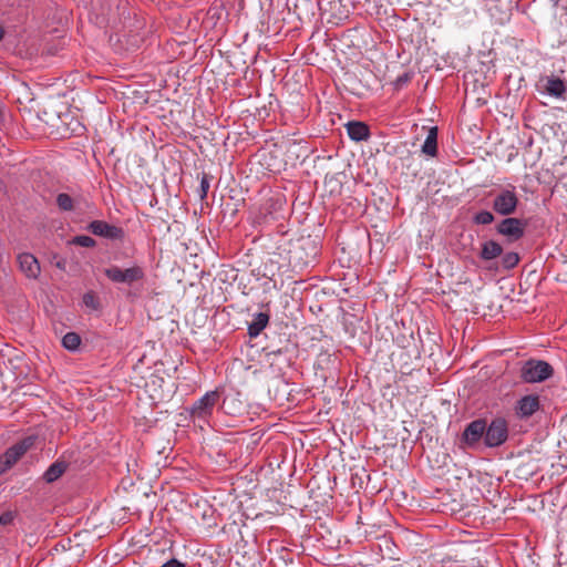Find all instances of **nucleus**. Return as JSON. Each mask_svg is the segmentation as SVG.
I'll return each instance as SVG.
<instances>
[{"mask_svg": "<svg viewBox=\"0 0 567 567\" xmlns=\"http://www.w3.org/2000/svg\"><path fill=\"white\" fill-rule=\"evenodd\" d=\"M554 7H557L560 0H550Z\"/></svg>", "mask_w": 567, "mask_h": 567, "instance_id": "29", "label": "nucleus"}, {"mask_svg": "<svg viewBox=\"0 0 567 567\" xmlns=\"http://www.w3.org/2000/svg\"><path fill=\"white\" fill-rule=\"evenodd\" d=\"M422 152L429 156H435L437 153V128L432 127L422 146Z\"/></svg>", "mask_w": 567, "mask_h": 567, "instance_id": "17", "label": "nucleus"}, {"mask_svg": "<svg viewBox=\"0 0 567 567\" xmlns=\"http://www.w3.org/2000/svg\"><path fill=\"white\" fill-rule=\"evenodd\" d=\"M20 269L29 278H37L40 274V265L38 259L28 252L18 256Z\"/></svg>", "mask_w": 567, "mask_h": 567, "instance_id": "12", "label": "nucleus"}, {"mask_svg": "<svg viewBox=\"0 0 567 567\" xmlns=\"http://www.w3.org/2000/svg\"><path fill=\"white\" fill-rule=\"evenodd\" d=\"M56 205L63 212H71L74 208V200L69 194L60 193L56 196Z\"/></svg>", "mask_w": 567, "mask_h": 567, "instance_id": "19", "label": "nucleus"}, {"mask_svg": "<svg viewBox=\"0 0 567 567\" xmlns=\"http://www.w3.org/2000/svg\"><path fill=\"white\" fill-rule=\"evenodd\" d=\"M271 353H274V354H280V353H281V349H278L277 351H272Z\"/></svg>", "mask_w": 567, "mask_h": 567, "instance_id": "30", "label": "nucleus"}, {"mask_svg": "<svg viewBox=\"0 0 567 567\" xmlns=\"http://www.w3.org/2000/svg\"><path fill=\"white\" fill-rule=\"evenodd\" d=\"M486 432V421L477 419L468 423L461 436L462 449H476L481 441H484Z\"/></svg>", "mask_w": 567, "mask_h": 567, "instance_id": "5", "label": "nucleus"}, {"mask_svg": "<svg viewBox=\"0 0 567 567\" xmlns=\"http://www.w3.org/2000/svg\"><path fill=\"white\" fill-rule=\"evenodd\" d=\"M269 316L265 312H258L254 316L252 321L248 324V334L256 338L267 327Z\"/></svg>", "mask_w": 567, "mask_h": 567, "instance_id": "16", "label": "nucleus"}, {"mask_svg": "<svg viewBox=\"0 0 567 567\" xmlns=\"http://www.w3.org/2000/svg\"><path fill=\"white\" fill-rule=\"evenodd\" d=\"M3 35H4V31H3L2 27L0 25V40L3 39Z\"/></svg>", "mask_w": 567, "mask_h": 567, "instance_id": "28", "label": "nucleus"}, {"mask_svg": "<svg viewBox=\"0 0 567 567\" xmlns=\"http://www.w3.org/2000/svg\"><path fill=\"white\" fill-rule=\"evenodd\" d=\"M81 343V338L78 333L75 332H68L63 338H62V346L70 350V351H74L79 348Z\"/></svg>", "mask_w": 567, "mask_h": 567, "instance_id": "18", "label": "nucleus"}, {"mask_svg": "<svg viewBox=\"0 0 567 567\" xmlns=\"http://www.w3.org/2000/svg\"><path fill=\"white\" fill-rule=\"evenodd\" d=\"M508 439V423L504 417H495L486 423L484 444L487 447H498Z\"/></svg>", "mask_w": 567, "mask_h": 567, "instance_id": "4", "label": "nucleus"}, {"mask_svg": "<svg viewBox=\"0 0 567 567\" xmlns=\"http://www.w3.org/2000/svg\"><path fill=\"white\" fill-rule=\"evenodd\" d=\"M83 302L89 308L97 309L99 302L92 292H87L83 296Z\"/></svg>", "mask_w": 567, "mask_h": 567, "instance_id": "25", "label": "nucleus"}, {"mask_svg": "<svg viewBox=\"0 0 567 567\" xmlns=\"http://www.w3.org/2000/svg\"><path fill=\"white\" fill-rule=\"evenodd\" d=\"M411 74L409 72H404L403 74L399 75L394 81V87L395 90L402 89L406 83L411 81Z\"/></svg>", "mask_w": 567, "mask_h": 567, "instance_id": "24", "label": "nucleus"}, {"mask_svg": "<svg viewBox=\"0 0 567 567\" xmlns=\"http://www.w3.org/2000/svg\"><path fill=\"white\" fill-rule=\"evenodd\" d=\"M89 230L95 236H100L106 239H123L124 230L121 227L111 225L103 220H93L89 225Z\"/></svg>", "mask_w": 567, "mask_h": 567, "instance_id": "10", "label": "nucleus"}, {"mask_svg": "<svg viewBox=\"0 0 567 567\" xmlns=\"http://www.w3.org/2000/svg\"><path fill=\"white\" fill-rule=\"evenodd\" d=\"M347 133L352 141L361 142L365 141L370 136L369 126L359 121H351L347 125Z\"/></svg>", "mask_w": 567, "mask_h": 567, "instance_id": "13", "label": "nucleus"}, {"mask_svg": "<svg viewBox=\"0 0 567 567\" xmlns=\"http://www.w3.org/2000/svg\"><path fill=\"white\" fill-rule=\"evenodd\" d=\"M161 567H184V564L181 563L179 560L173 558V559H169L168 561H166L165 564H163Z\"/></svg>", "mask_w": 567, "mask_h": 567, "instance_id": "27", "label": "nucleus"}, {"mask_svg": "<svg viewBox=\"0 0 567 567\" xmlns=\"http://www.w3.org/2000/svg\"><path fill=\"white\" fill-rule=\"evenodd\" d=\"M68 462L63 460H58L54 463H52L48 470L43 474V480L47 483H53L56 480H59L68 470Z\"/></svg>", "mask_w": 567, "mask_h": 567, "instance_id": "14", "label": "nucleus"}, {"mask_svg": "<svg viewBox=\"0 0 567 567\" xmlns=\"http://www.w3.org/2000/svg\"><path fill=\"white\" fill-rule=\"evenodd\" d=\"M13 514L11 512H6L0 515V525L7 526L13 522Z\"/></svg>", "mask_w": 567, "mask_h": 567, "instance_id": "26", "label": "nucleus"}, {"mask_svg": "<svg viewBox=\"0 0 567 567\" xmlns=\"http://www.w3.org/2000/svg\"><path fill=\"white\" fill-rule=\"evenodd\" d=\"M209 177L207 174H203L200 179V186H199V197L202 200H204L207 197V193L209 190Z\"/></svg>", "mask_w": 567, "mask_h": 567, "instance_id": "23", "label": "nucleus"}, {"mask_svg": "<svg viewBox=\"0 0 567 567\" xmlns=\"http://www.w3.org/2000/svg\"><path fill=\"white\" fill-rule=\"evenodd\" d=\"M539 398L534 394L525 395L517 401L516 415L519 419H527L539 410Z\"/></svg>", "mask_w": 567, "mask_h": 567, "instance_id": "11", "label": "nucleus"}, {"mask_svg": "<svg viewBox=\"0 0 567 567\" xmlns=\"http://www.w3.org/2000/svg\"><path fill=\"white\" fill-rule=\"evenodd\" d=\"M525 225L522 219L508 217L497 225L496 230L499 235L505 236L508 241H516L524 236Z\"/></svg>", "mask_w": 567, "mask_h": 567, "instance_id": "8", "label": "nucleus"}, {"mask_svg": "<svg viewBox=\"0 0 567 567\" xmlns=\"http://www.w3.org/2000/svg\"><path fill=\"white\" fill-rule=\"evenodd\" d=\"M539 83L543 87V91L548 95L561 100L566 99L567 82L553 74L545 75L540 78Z\"/></svg>", "mask_w": 567, "mask_h": 567, "instance_id": "9", "label": "nucleus"}, {"mask_svg": "<svg viewBox=\"0 0 567 567\" xmlns=\"http://www.w3.org/2000/svg\"><path fill=\"white\" fill-rule=\"evenodd\" d=\"M473 221L476 225H489L494 221V215L488 210H481L474 215Z\"/></svg>", "mask_w": 567, "mask_h": 567, "instance_id": "20", "label": "nucleus"}, {"mask_svg": "<svg viewBox=\"0 0 567 567\" xmlns=\"http://www.w3.org/2000/svg\"><path fill=\"white\" fill-rule=\"evenodd\" d=\"M502 254L503 247L501 246V244L491 239L482 244L480 257L485 261H489L502 256Z\"/></svg>", "mask_w": 567, "mask_h": 567, "instance_id": "15", "label": "nucleus"}, {"mask_svg": "<svg viewBox=\"0 0 567 567\" xmlns=\"http://www.w3.org/2000/svg\"><path fill=\"white\" fill-rule=\"evenodd\" d=\"M519 262V256L517 252L509 251L503 255L502 265L505 269H513Z\"/></svg>", "mask_w": 567, "mask_h": 567, "instance_id": "21", "label": "nucleus"}, {"mask_svg": "<svg viewBox=\"0 0 567 567\" xmlns=\"http://www.w3.org/2000/svg\"><path fill=\"white\" fill-rule=\"evenodd\" d=\"M553 373V367L546 361L530 359L523 364L520 379L526 383H538L549 379Z\"/></svg>", "mask_w": 567, "mask_h": 567, "instance_id": "2", "label": "nucleus"}, {"mask_svg": "<svg viewBox=\"0 0 567 567\" xmlns=\"http://www.w3.org/2000/svg\"><path fill=\"white\" fill-rule=\"evenodd\" d=\"M31 445L32 442L28 439L9 447L0 456V475L10 470L24 455Z\"/></svg>", "mask_w": 567, "mask_h": 567, "instance_id": "7", "label": "nucleus"}, {"mask_svg": "<svg viewBox=\"0 0 567 567\" xmlns=\"http://www.w3.org/2000/svg\"><path fill=\"white\" fill-rule=\"evenodd\" d=\"M106 278L113 284H124L132 286L136 282L144 280L145 271L143 267L137 264L128 268L122 269L118 266L111 265L103 270Z\"/></svg>", "mask_w": 567, "mask_h": 567, "instance_id": "1", "label": "nucleus"}, {"mask_svg": "<svg viewBox=\"0 0 567 567\" xmlns=\"http://www.w3.org/2000/svg\"><path fill=\"white\" fill-rule=\"evenodd\" d=\"M518 204L519 199L515 187L507 186L495 195L492 208L498 215L511 216L516 212Z\"/></svg>", "mask_w": 567, "mask_h": 567, "instance_id": "3", "label": "nucleus"}, {"mask_svg": "<svg viewBox=\"0 0 567 567\" xmlns=\"http://www.w3.org/2000/svg\"><path fill=\"white\" fill-rule=\"evenodd\" d=\"M72 243L74 245H78V246H81V247H85V248L94 247L95 244H96L95 240L92 237L85 236V235H81V236L74 237Z\"/></svg>", "mask_w": 567, "mask_h": 567, "instance_id": "22", "label": "nucleus"}, {"mask_svg": "<svg viewBox=\"0 0 567 567\" xmlns=\"http://www.w3.org/2000/svg\"><path fill=\"white\" fill-rule=\"evenodd\" d=\"M219 400V393L217 391L207 392L200 399L194 402L189 413L194 420L206 421L214 411L215 405Z\"/></svg>", "mask_w": 567, "mask_h": 567, "instance_id": "6", "label": "nucleus"}]
</instances>
